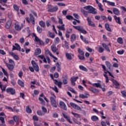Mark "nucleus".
Instances as JSON below:
<instances>
[{"mask_svg":"<svg viewBox=\"0 0 126 126\" xmlns=\"http://www.w3.org/2000/svg\"><path fill=\"white\" fill-rule=\"evenodd\" d=\"M32 120H33V121H39V118H38V117H37V116L33 115L32 116Z\"/></svg>","mask_w":126,"mask_h":126,"instance_id":"nucleus-61","label":"nucleus"},{"mask_svg":"<svg viewBox=\"0 0 126 126\" xmlns=\"http://www.w3.org/2000/svg\"><path fill=\"white\" fill-rule=\"evenodd\" d=\"M56 66L57 68V71L58 72H60L62 70V66H61V64H60V63L59 62H57L56 64Z\"/></svg>","mask_w":126,"mask_h":126,"instance_id":"nucleus-27","label":"nucleus"},{"mask_svg":"<svg viewBox=\"0 0 126 126\" xmlns=\"http://www.w3.org/2000/svg\"><path fill=\"white\" fill-rule=\"evenodd\" d=\"M65 57L67 60H69V61H71V60H72V57H74V56L71 53H66Z\"/></svg>","mask_w":126,"mask_h":126,"instance_id":"nucleus-16","label":"nucleus"},{"mask_svg":"<svg viewBox=\"0 0 126 126\" xmlns=\"http://www.w3.org/2000/svg\"><path fill=\"white\" fill-rule=\"evenodd\" d=\"M48 35L50 38L54 39L55 38V34L52 33L51 32H48Z\"/></svg>","mask_w":126,"mask_h":126,"instance_id":"nucleus-50","label":"nucleus"},{"mask_svg":"<svg viewBox=\"0 0 126 126\" xmlns=\"http://www.w3.org/2000/svg\"><path fill=\"white\" fill-rule=\"evenodd\" d=\"M71 114L74 116V117H75L76 118H80V115L78 114L72 112H71Z\"/></svg>","mask_w":126,"mask_h":126,"instance_id":"nucleus-57","label":"nucleus"},{"mask_svg":"<svg viewBox=\"0 0 126 126\" xmlns=\"http://www.w3.org/2000/svg\"><path fill=\"white\" fill-rule=\"evenodd\" d=\"M78 52L81 56H84V51H82L80 48L78 49Z\"/></svg>","mask_w":126,"mask_h":126,"instance_id":"nucleus-53","label":"nucleus"},{"mask_svg":"<svg viewBox=\"0 0 126 126\" xmlns=\"http://www.w3.org/2000/svg\"><path fill=\"white\" fill-rule=\"evenodd\" d=\"M80 39L85 43V44H89V42H88V40H86V38H84L83 35H80Z\"/></svg>","mask_w":126,"mask_h":126,"instance_id":"nucleus-26","label":"nucleus"},{"mask_svg":"<svg viewBox=\"0 0 126 126\" xmlns=\"http://www.w3.org/2000/svg\"><path fill=\"white\" fill-rule=\"evenodd\" d=\"M73 122H74V123H75V124H77V125H81V123H80V122H79L78 121H77V119L73 118Z\"/></svg>","mask_w":126,"mask_h":126,"instance_id":"nucleus-55","label":"nucleus"},{"mask_svg":"<svg viewBox=\"0 0 126 126\" xmlns=\"http://www.w3.org/2000/svg\"><path fill=\"white\" fill-rule=\"evenodd\" d=\"M57 28H58V29L59 30H63V25H62L61 26H57Z\"/></svg>","mask_w":126,"mask_h":126,"instance_id":"nucleus-64","label":"nucleus"},{"mask_svg":"<svg viewBox=\"0 0 126 126\" xmlns=\"http://www.w3.org/2000/svg\"><path fill=\"white\" fill-rule=\"evenodd\" d=\"M81 12L82 13H83V14H84V16H85L86 17V16H87V15L88 14V12H87V11H85L83 9H81Z\"/></svg>","mask_w":126,"mask_h":126,"instance_id":"nucleus-42","label":"nucleus"},{"mask_svg":"<svg viewBox=\"0 0 126 126\" xmlns=\"http://www.w3.org/2000/svg\"><path fill=\"white\" fill-rule=\"evenodd\" d=\"M104 51H105V49L103 47H102V46H99L98 49V53L102 54V53L104 52Z\"/></svg>","mask_w":126,"mask_h":126,"instance_id":"nucleus-41","label":"nucleus"},{"mask_svg":"<svg viewBox=\"0 0 126 126\" xmlns=\"http://www.w3.org/2000/svg\"><path fill=\"white\" fill-rule=\"evenodd\" d=\"M79 68H80V70H83V71H86V72H87V71H88V69H87L85 66L82 65H79Z\"/></svg>","mask_w":126,"mask_h":126,"instance_id":"nucleus-24","label":"nucleus"},{"mask_svg":"<svg viewBox=\"0 0 126 126\" xmlns=\"http://www.w3.org/2000/svg\"><path fill=\"white\" fill-rule=\"evenodd\" d=\"M54 84L57 85L59 88H62L63 83L61 81H58L57 80H54Z\"/></svg>","mask_w":126,"mask_h":126,"instance_id":"nucleus-21","label":"nucleus"},{"mask_svg":"<svg viewBox=\"0 0 126 126\" xmlns=\"http://www.w3.org/2000/svg\"><path fill=\"white\" fill-rule=\"evenodd\" d=\"M86 50L90 53H92V52H94V50H93V49H92V48H91L89 47H87L86 48Z\"/></svg>","mask_w":126,"mask_h":126,"instance_id":"nucleus-60","label":"nucleus"},{"mask_svg":"<svg viewBox=\"0 0 126 126\" xmlns=\"http://www.w3.org/2000/svg\"><path fill=\"white\" fill-rule=\"evenodd\" d=\"M79 97L81 98V99H85L86 98H88V96L87 95L83 94H80Z\"/></svg>","mask_w":126,"mask_h":126,"instance_id":"nucleus-47","label":"nucleus"},{"mask_svg":"<svg viewBox=\"0 0 126 126\" xmlns=\"http://www.w3.org/2000/svg\"><path fill=\"white\" fill-rule=\"evenodd\" d=\"M105 64L109 70H111V67H112V63L109 61L105 62Z\"/></svg>","mask_w":126,"mask_h":126,"instance_id":"nucleus-25","label":"nucleus"},{"mask_svg":"<svg viewBox=\"0 0 126 126\" xmlns=\"http://www.w3.org/2000/svg\"><path fill=\"white\" fill-rule=\"evenodd\" d=\"M83 8L86 10H88L89 13H92V14H97L96 9L91 5L84 6Z\"/></svg>","mask_w":126,"mask_h":126,"instance_id":"nucleus-1","label":"nucleus"},{"mask_svg":"<svg viewBox=\"0 0 126 126\" xmlns=\"http://www.w3.org/2000/svg\"><path fill=\"white\" fill-rule=\"evenodd\" d=\"M66 19H68V20H74V18H73V17L71 15H67L66 16Z\"/></svg>","mask_w":126,"mask_h":126,"instance_id":"nucleus-49","label":"nucleus"},{"mask_svg":"<svg viewBox=\"0 0 126 126\" xmlns=\"http://www.w3.org/2000/svg\"><path fill=\"white\" fill-rule=\"evenodd\" d=\"M64 46L67 49H69V47L68 46V43H67V41H64Z\"/></svg>","mask_w":126,"mask_h":126,"instance_id":"nucleus-63","label":"nucleus"},{"mask_svg":"<svg viewBox=\"0 0 126 126\" xmlns=\"http://www.w3.org/2000/svg\"><path fill=\"white\" fill-rule=\"evenodd\" d=\"M20 49H21V48L20 47V46L17 43H15V46L13 45L12 51H15V50L20 51Z\"/></svg>","mask_w":126,"mask_h":126,"instance_id":"nucleus-12","label":"nucleus"},{"mask_svg":"<svg viewBox=\"0 0 126 126\" xmlns=\"http://www.w3.org/2000/svg\"><path fill=\"white\" fill-rule=\"evenodd\" d=\"M26 111L28 114H31L32 113V110H31V108H30V107L29 106L26 107Z\"/></svg>","mask_w":126,"mask_h":126,"instance_id":"nucleus-40","label":"nucleus"},{"mask_svg":"<svg viewBox=\"0 0 126 126\" xmlns=\"http://www.w3.org/2000/svg\"><path fill=\"white\" fill-rule=\"evenodd\" d=\"M101 66H102V69L104 70V72L105 73V74H107V73L109 74V76H111V77H113V78H115V77L110 71L107 70V68H106V66H105L103 64H101Z\"/></svg>","mask_w":126,"mask_h":126,"instance_id":"nucleus-7","label":"nucleus"},{"mask_svg":"<svg viewBox=\"0 0 126 126\" xmlns=\"http://www.w3.org/2000/svg\"><path fill=\"white\" fill-rule=\"evenodd\" d=\"M63 118L65 119V120L67 121L68 123H69L70 124H72V122L70 121V117H69V116L63 114Z\"/></svg>","mask_w":126,"mask_h":126,"instance_id":"nucleus-22","label":"nucleus"},{"mask_svg":"<svg viewBox=\"0 0 126 126\" xmlns=\"http://www.w3.org/2000/svg\"><path fill=\"white\" fill-rule=\"evenodd\" d=\"M103 2H106L108 5H110L111 6H116V4L114 2H112L110 1H108L107 0H103Z\"/></svg>","mask_w":126,"mask_h":126,"instance_id":"nucleus-11","label":"nucleus"},{"mask_svg":"<svg viewBox=\"0 0 126 126\" xmlns=\"http://www.w3.org/2000/svg\"><path fill=\"white\" fill-rule=\"evenodd\" d=\"M11 24H12V22H11V21L10 20L7 21V22L5 24L6 29H7V30L9 29V28L11 27Z\"/></svg>","mask_w":126,"mask_h":126,"instance_id":"nucleus-14","label":"nucleus"},{"mask_svg":"<svg viewBox=\"0 0 126 126\" xmlns=\"http://www.w3.org/2000/svg\"><path fill=\"white\" fill-rule=\"evenodd\" d=\"M70 106H71L72 108H73V109H75V110H77L78 111H81V108L76 104L73 102H70Z\"/></svg>","mask_w":126,"mask_h":126,"instance_id":"nucleus-9","label":"nucleus"},{"mask_svg":"<svg viewBox=\"0 0 126 126\" xmlns=\"http://www.w3.org/2000/svg\"><path fill=\"white\" fill-rule=\"evenodd\" d=\"M113 83L114 85L116 86L115 88L116 89H120V83H119L118 81L114 80L113 81Z\"/></svg>","mask_w":126,"mask_h":126,"instance_id":"nucleus-28","label":"nucleus"},{"mask_svg":"<svg viewBox=\"0 0 126 126\" xmlns=\"http://www.w3.org/2000/svg\"><path fill=\"white\" fill-rule=\"evenodd\" d=\"M7 93H10L11 95H14L16 93L15 89L13 88H8L6 90Z\"/></svg>","mask_w":126,"mask_h":126,"instance_id":"nucleus-8","label":"nucleus"},{"mask_svg":"<svg viewBox=\"0 0 126 126\" xmlns=\"http://www.w3.org/2000/svg\"><path fill=\"white\" fill-rule=\"evenodd\" d=\"M36 30L39 34H41V33H42V28L40 27V26H38L36 27Z\"/></svg>","mask_w":126,"mask_h":126,"instance_id":"nucleus-46","label":"nucleus"},{"mask_svg":"<svg viewBox=\"0 0 126 126\" xmlns=\"http://www.w3.org/2000/svg\"><path fill=\"white\" fill-rule=\"evenodd\" d=\"M121 93L122 94V97L123 98H126V91H122Z\"/></svg>","mask_w":126,"mask_h":126,"instance_id":"nucleus-52","label":"nucleus"},{"mask_svg":"<svg viewBox=\"0 0 126 126\" xmlns=\"http://www.w3.org/2000/svg\"><path fill=\"white\" fill-rule=\"evenodd\" d=\"M50 99L52 106H53L54 108H58V104H57V101H56V97L51 96Z\"/></svg>","mask_w":126,"mask_h":126,"instance_id":"nucleus-5","label":"nucleus"},{"mask_svg":"<svg viewBox=\"0 0 126 126\" xmlns=\"http://www.w3.org/2000/svg\"><path fill=\"white\" fill-rule=\"evenodd\" d=\"M87 21L88 22L89 26H91V27H95V24H94V22H93L91 18L88 17L87 19Z\"/></svg>","mask_w":126,"mask_h":126,"instance_id":"nucleus-10","label":"nucleus"},{"mask_svg":"<svg viewBox=\"0 0 126 126\" xmlns=\"http://www.w3.org/2000/svg\"><path fill=\"white\" fill-rule=\"evenodd\" d=\"M93 86L94 87H96V88H102V86L99 83H94L93 84Z\"/></svg>","mask_w":126,"mask_h":126,"instance_id":"nucleus-35","label":"nucleus"},{"mask_svg":"<svg viewBox=\"0 0 126 126\" xmlns=\"http://www.w3.org/2000/svg\"><path fill=\"white\" fill-rule=\"evenodd\" d=\"M105 28L107 31H109V32H112V30H111V28H110V25H109V24H105Z\"/></svg>","mask_w":126,"mask_h":126,"instance_id":"nucleus-34","label":"nucleus"},{"mask_svg":"<svg viewBox=\"0 0 126 126\" xmlns=\"http://www.w3.org/2000/svg\"><path fill=\"white\" fill-rule=\"evenodd\" d=\"M78 78H79V77H78V76L72 77L70 78V81H74V82H75V81H76V80H77V79H78Z\"/></svg>","mask_w":126,"mask_h":126,"instance_id":"nucleus-48","label":"nucleus"},{"mask_svg":"<svg viewBox=\"0 0 126 126\" xmlns=\"http://www.w3.org/2000/svg\"><path fill=\"white\" fill-rule=\"evenodd\" d=\"M89 90L90 91H91V92H92L93 93H94V94L99 93V90L94 87H90L89 88Z\"/></svg>","mask_w":126,"mask_h":126,"instance_id":"nucleus-13","label":"nucleus"},{"mask_svg":"<svg viewBox=\"0 0 126 126\" xmlns=\"http://www.w3.org/2000/svg\"><path fill=\"white\" fill-rule=\"evenodd\" d=\"M1 68L2 69V71L3 73L6 76V77H8V73H7V71L4 69V68H2V67H1Z\"/></svg>","mask_w":126,"mask_h":126,"instance_id":"nucleus-43","label":"nucleus"},{"mask_svg":"<svg viewBox=\"0 0 126 126\" xmlns=\"http://www.w3.org/2000/svg\"><path fill=\"white\" fill-rule=\"evenodd\" d=\"M91 120L93 122H97L99 120V118L96 115H94L91 117Z\"/></svg>","mask_w":126,"mask_h":126,"instance_id":"nucleus-33","label":"nucleus"},{"mask_svg":"<svg viewBox=\"0 0 126 126\" xmlns=\"http://www.w3.org/2000/svg\"><path fill=\"white\" fill-rule=\"evenodd\" d=\"M73 28L74 29H76V30H78V31H79L82 34H84V35H85L87 34V31L85 30L84 28H83V27L78 26H73Z\"/></svg>","mask_w":126,"mask_h":126,"instance_id":"nucleus-2","label":"nucleus"},{"mask_svg":"<svg viewBox=\"0 0 126 126\" xmlns=\"http://www.w3.org/2000/svg\"><path fill=\"white\" fill-rule=\"evenodd\" d=\"M118 55H124V53H125V51L124 50H119L117 52Z\"/></svg>","mask_w":126,"mask_h":126,"instance_id":"nucleus-58","label":"nucleus"},{"mask_svg":"<svg viewBox=\"0 0 126 126\" xmlns=\"http://www.w3.org/2000/svg\"><path fill=\"white\" fill-rule=\"evenodd\" d=\"M51 50L53 53H57V51H58V48L56 47V45H53L51 46Z\"/></svg>","mask_w":126,"mask_h":126,"instance_id":"nucleus-29","label":"nucleus"},{"mask_svg":"<svg viewBox=\"0 0 126 126\" xmlns=\"http://www.w3.org/2000/svg\"><path fill=\"white\" fill-rule=\"evenodd\" d=\"M113 12L115 15H119L120 14V11L117 8H113Z\"/></svg>","mask_w":126,"mask_h":126,"instance_id":"nucleus-30","label":"nucleus"},{"mask_svg":"<svg viewBox=\"0 0 126 126\" xmlns=\"http://www.w3.org/2000/svg\"><path fill=\"white\" fill-rule=\"evenodd\" d=\"M38 58H39V59H41V60H43V62L45 63H47V59L45 58V56L41 55H38Z\"/></svg>","mask_w":126,"mask_h":126,"instance_id":"nucleus-31","label":"nucleus"},{"mask_svg":"<svg viewBox=\"0 0 126 126\" xmlns=\"http://www.w3.org/2000/svg\"><path fill=\"white\" fill-rule=\"evenodd\" d=\"M36 114L38 116L40 117H43V116H45V113L43 112L41 110H37L36 112Z\"/></svg>","mask_w":126,"mask_h":126,"instance_id":"nucleus-32","label":"nucleus"},{"mask_svg":"<svg viewBox=\"0 0 126 126\" xmlns=\"http://www.w3.org/2000/svg\"><path fill=\"white\" fill-rule=\"evenodd\" d=\"M98 6L99 9V10H100V11H104V9L103 8V5H102V4L101 3H98Z\"/></svg>","mask_w":126,"mask_h":126,"instance_id":"nucleus-45","label":"nucleus"},{"mask_svg":"<svg viewBox=\"0 0 126 126\" xmlns=\"http://www.w3.org/2000/svg\"><path fill=\"white\" fill-rule=\"evenodd\" d=\"M33 36L34 37V40L35 42H38L40 41V39H39V37L36 35V34H33Z\"/></svg>","mask_w":126,"mask_h":126,"instance_id":"nucleus-56","label":"nucleus"},{"mask_svg":"<svg viewBox=\"0 0 126 126\" xmlns=\"http://www.w3.org/2000/svg\"><path fill=\"white\" fill-rule=\"evenodd\" d=\"M14 28L16 31H21V29L24 27V25H23V24H22L21 26L19 24V22H16L14 24Z\"/></svg>","mask_w":126,"mask_h":126,"instance_id":"nucleus-4","label":"nucleus"},{"mask_svg":"<svg viewBox=\"0 0 126 126\" xmlns=\"http://www.w3.org/2000/svg\"><path fill=\"white\" fill-rule=\"evenodd\" d=\"M117 42L119 43V44H120L121 45H123L124 44V41H123V38L122 37H118L117 38Z\"/></svg>","mask_w":126,"mask_h":126,"instance_id":"nucleus-39","label":"nucleus"},{"mask_svg":"<svg viewBox=\"0 0 126 126\" xmlns=\"http://www.w3.org/2000/svg\"><path fill=\"white\" fill-rule=\"evenodd\" d=\"M59 10L58 6H55L48 9V12H56Z\"/></svg>","mask_w":126,"mask_h":126,"instance_id":"nucleus-15","label":"nucleus"},{"mask_svg":"<svg viewBox=\"0 0 126 126\" xmlns=\"http://www.w3.org/2000/svg\"><path fill=\"white\" fill-rule=\"evenodd\" d=\"M7 67H8L9 70L12 71V70H13V68H14V66L13 64H8Z\"/></svg>","mask_w":126,"mask_h":126,"instance_id":"nucleus-37","label":"nucleus"},{"mask_svg":"<svg viewBox=\"0 0 126 126\" xmlns=\"http://www.w3.org/2000/svg\"><path fill=\"white\" fill-rule=\"evenodd\" d=\"M116 23H118V24H122V22H121V18L120 17H117V16H113Z\"/></svg>","mask_w":126,"mask_h":126,"instance_id":"nucleus-18","label":"nucleus"},{"mask_svg":"<svg viewBox=\"0 0 126 126\" xmlns=\"http://www.w3.org/2000/svg\"><path fill=\"white\" fill-rule=\"evenodd\" d=\"M101 18L102 19V20H104L105 21H108V19L107 18V17L105 16H101Z\"/></svg>","mask_w":126,"mask_h":126,"instance_id":"nucleus-62","label":"nucleus"},{"mask_svg":"<svg viewBox=\"0 0 126 126\" xmlns=\"http://www.w3.org/2000/svg\"><path fill=\"white\" fill-rule=\"evenodd\" d=\"M13 7L14 9L15 10H16V11H19V8L18 7V6H17V5L14 4L13 5Z\"/></svg>","mask_w":126,"mask_h":126,"instance_id":"nucleus-51","label":"nucleus"},{"mask_svg":"<svg viewBox=\"0 0 126 126\" xmlns=\"http://www.w3.org/2000/svg\"><path fill=\"white\" fill-rule=\"evenodd\" d=\"M39 25H40V27H41L42 28H45V22L43 21H41L39 23Z\"/></svg>","mask_w":126,"mask_h":126,"instance_id":"nucleus-44","label":"nucleus"},{"mask_svg":"<svg viewBox=\"0 0 126 126\" xmlns=\"http://www.w3.org/2000/svg\"><path fill=\"white\" fill-rule=\"evenodd\" d=\"M31 63L34 70L36 71V72H39V70H40V68H39V66L38 65V64L35 63L34 60L32 61Z\"/></svg>","mask_w":126,"mask_h":126,"instance_id":"nucleus-6","label":"nucleus"},{"mask_svg":"<svg viewBox=\"0 0 126 126\" xmlns=\"http://www.w3.org/2000/svg\"><path fill=\"white\" fill-rule=\"evenodd\" d=\"M19 117L17 116H14L13 117V120L14 121V122H15V123H16V124H19V123L18 122H19Z\"/></svg>","mask_w":126,"mask_h":126,"instance_id":"nucleus-36","label":"nucleus"},{"mask_svg":"<svg viewBox=\"0 0 126 126\" xmlns=\"http://www.w3.org/2000/svg\"><path fill=\"white\" fill-rule=\"evenodd\" d=\"M18 84L21 87H24V82L21 80H18Z\"/></svg>","mask_w":126,"mask_h":126,"instance_id":"nucleus-38","label":"nucleus"},{"mask_svg":"<svg viewBox=\"0 0 126 126\" xmlns=\"http://www.w3.org/2000/svg\"><path fill=\"white\" fill-rule=\"evenodd\" d=\"M102 46L107 52H109V53L111 52V50L110 49V48H109V45H106V43H102Z\"/></svg>","mask_w":126,"mask_h":126,"instance_id":"nucleus-20","label":"nucleus"},{"mask_svg":"<svg viewBox=\"0 0 126 126\" xmlns=\"http://www.w3.org/2000/svg\"><path fill=\"white\" fill-rule=\"evenodd\" d=\"M46 54H48V55H49L50 57H51V58H53V59H54V60H55L56 61H58V59L57 58V57L54 56V55L52 54V53L51 52V51H50V50H46Z\"/></svg>","mask_w":126,"mask_h":126,"instance_id":"nucleus-19","label":"nucleus"},{"mask_svg":"<svg viewBox=\"0 0 126 126\" xmlns=\"http://www.w3.org/2000/svg\"><path fill=\"white\" fill-rule=\"evenodd\" d=\"M75 40H76V35H75L74 33H73L71 35L70 41L71 43H73Z\"/></svg>","mask_w":126,"mask_h":126,"instance_id":"nucleus-23","label":"nucleus"},{"mask_svg":"<svg viewBox=\"0 0 126 126\" xmlns=\"http://www.w3.org/2000/svg\"><path fill=\"white\" fill-rule=\"evenodd\" d=\"M26 20L28 23H31L32 25H35V18L34 16L32 15V14H30V18L29 17H26Z\"/></svg>","mask_w":126,"mask_h":126,"instance_id":"nucleus-3","label":"nucleus"},{"mask_svg":"<svg viewBox=\"0 0 126 126\" xmlns=\"http://www.w3.org/2000/svg\"><path fill=\"white\" fill-rule=\"evenodd\" d=\"M55 91L56 93H59V90H58V88L56 86L55 87H51Z\"/></svg>","mask_w":126,"mask_h":126,"instance_id":"nucleus-59","label":"nucleus"},{"mask_svg":"<svg viewBox=\"0 0 126 126\" xmlns=\"http://www.w3.org/2000/svg\"><path fill=\"white\" fill-rule=\"evenodd\" d=\"M41 109L43 113H44L45 114H47V113L48 112V110H47V108H46V107L42 106Z\"/></svg>","mask_w":126,"mask_h":126,"instance_id":"nucleus-54","label":"nucleus"},{"mask_svg":"<svg viewBox=\"0 0 126 126\" xmlns=\"http://www.w3.org/2000/svg\"><path fill=\"white\" fill-rule=\"evenodd\" d=\"M42 53V50L40 48H36L34 53V56H39Z\"/></svg>","mask_w":126,"mask_h":126,"instance_id":"nucleus-17","label":"nucleus"}]
</instances>
